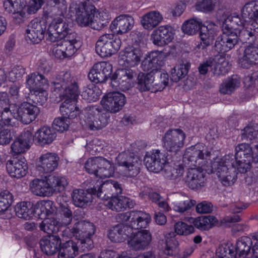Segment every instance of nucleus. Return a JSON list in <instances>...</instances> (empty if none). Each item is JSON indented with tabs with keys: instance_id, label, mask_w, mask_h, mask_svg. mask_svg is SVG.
<instances>
[{
	"instance_id": "61",
	"label": "nucleus",
	"mask_w": 258,
	"mask_h": 258,
	"mask_svg": "<svg viewBox=\"0 0 258 258\" xmlns=\"http://www.w3.org/2000/svg\"><path fill=\"white\" fill-rule=\"evenodd\" d=\"M25 73V70L23 67L16 66L13 68L11 71H10L8 75V78L10 81L14 82L20 79Z\"/></svg>"
},
{
	"instance_id": "64",
	"label": "nucleus",
	"mask_w": 258,
	"mask_h": 258,
	"mask_svg": "<svg viewBox=\"0 0 258 258\" xmlns=\"http://www.w3.org/2000/svg\"><path fill=\"white\" fill-rule=\"evenodd\" d=\"M243 53L255 64H258V51L254 47L250 45L246 47Z\"/></svg>"
},
{
	"instance_id": "37",
	"label": "nucleus",
	"mask_w": 258,
	"mask_h": 258,
	"mask_svg": "<svg viewBox=\"0 0 258 258\" xmlns=\"http://www.w3.org/2000/svg\"><path fill=\"white\" fill-rule=\"evenodd\" d=\"M240 85V78L233 75L224 80L219 87V91L222 95H231Z\"/></svg>"
},
{
	"instance_id": "26",
	"label": "nucleus",
	"mask_w": 258,
	"mask_h": 258,
	"mask_svg": "<svg viewBox=\"0 0 258 258\" xmlns=\"http://www.w3.org/2000/svg\"><path fill=\"white\" fill-rule=\"evenodd\" d=\"M215 24L213 22L208 23L207 26L203 27L200 33L201 42L196 44L194 50L198 51L206 48L212 44L215 32Z\"/></svg>"
},
{
	"instance_id": "45",
	"label": "nucleus",
	"mask_w": 258,
	"mask_h": 258,
	"mask_svg": "<svg viewBox=\"0 0 258 258\" xmlns=\"http://www.w3.org/2000/svg\"><path fill=\"white\" fill-rule=\"evenodd\" d=\"M241 16L248 20L258 19V2L251 1L245 4L241 10Z\"/></svg>"
},
{
	"instance_id": "28",
	"label": "nucleus",
	"mask_w": 258,
	"mask_h": 258,
	"mask_svg": "<svg viewBox=\"0 0 258 258\" xmlns=\"http://www.w3.org/2000/svg\"><path fill=\"white\" fill-rule=\"evenodd\" d=\"M162 245V252L166 255L176 256L178 257H184L187 254H182L180 253V248L178 241L175 238V234L171 232L165 236V240Z\"/></svg>"
},
{
	"instance_id": "50",
	"label": "nucleus",
	"mask_w": 258,
	"mask_h": 258,
	"mask_svg": "<svg viewBox=\"0 0 258 258\" xmlns=\"http://www.w3.org/2000/svg\"><path fill=\"white\" fill-rule=\"evenodd\" d=\"M175 233L180 236H187L195 232V229L193 225H188L183 221H178L174 225Z\"/></svg>"
},
{
	"instance_id": "2",
	"label": "nucleus",
	"mask_w": 258,
	"mask_h": 258,
	"mask_svg": "<svg viewBox=\"0 0 258 258\" xmlns=\"http://www.w3.org/2000/svg\"><path fill=\"white\" fill-rule=\"evenodd\" d=\"M125 225H118L109 231L108 238L113 242H121L127 240L129 247L135 250L145 249L151 240V235L147 230H137L146 228L151 218L142 211H131L123 215Z\"/></svg>"
},
{
	"instance_id": "19",
	"label": "nucleus",
	"mask_w": 258,
	"mask_h": 258,
	"mask_svg": "<svg viewBox=\"0 0 258 258\" xmlns=\"http://www.w3.org/2000/svg\"><path fill=\"white\" fill-rule=\"evenodd\" d=\"M59 158L52 152L42 154L36 161V168L43 173H50L54 171L58 167Z\"/></svg>"
},
{
	"instance_id": "42",
	"label": "nucleus",
	"mask_w": 258,
	"mask_h": 258,
	"mask_svg": "<svg viewBox=\"0 0 258 258\" xmlns=\"http://www.w3.org/2000/svg\"><path fill=\"white\" fill-rule=\"evenodd\" d=\"M161 21L160 14L157 11H151L145 14L142 18L141 23L143 27L152 30L156 27Z\"/></svg>"
},
{
	"instance_id": "25",
	"label": "nucleus",
	"mask_w": 258,
	"mask_h": 258,
	"mask_svg": "<svg viewBox=\"0 0 258 258\" xmlns=\"http://www.w3.org/2000/svg\"><path fill=\"white\" fill-rule=\"evenodd\" d=\"M56 135L51 127L43 126L38 129L32 135V140L38 146H45L51 144L55 139Z\"/></svg>"
},
{
	"instance_id": "43",
	"label": "nucleus",
	"mask_w": 258,
	"mask_h": 258,
	"mask_svg": "<svg viewBox=\"0 0 258 258\" xmlns=\"http://www.w3.org/2000/svg\"><path fill=\"white\" fill-rule=\"evenodd\" d=\"M205 25H202V21L200 19L192 18L185 21L182 24L181 29L183 32L188 35L196 34L200 30L201 31Z\"/></svg>"
},
{
	"instance_id": "8",
	"label": "nucleus",
	"mask_w": 258,
	"mask_h": 258,
	"mask_svg": "<svg viewBox=\"0 0 258 258\" xmlns=\"http://www.w3.org/2000/svg\"><path fill=\"white\" fill-rule=\"evenodd\" d=\"M6 110L8 111L6 114L8 117L11 114L14 118L25 124H29L34 120L39 113L38 107L28 102H24L19 106L11 104L9 108H5L4 111Z\"/></svg>"
},
{
	"instance_id": "10",
	"label": "nucleus",
	"mask_w": 258,
	"mask_h": 258,
	"mask_svg": "<svg viewBox=\"0 0 258 258\" xmlns=\"http://www.w3.org/2000/svg\"><path fill=\"white\" fill-rule=\"evenodd\" d=\"M77 38V34H71L61 42L53 45L50 49L53 55L60 59L72 56L80 46Z\"/></svg>"
},
{
	"instance_id": "11",
	"label": "nucleus",
	"mask_w": 258,
	"mask_h": 258,
	"mask_svg": "<svg viewBox=\"0 0 258 258\" xmlns=\"http://www.w3.org/2000/svg\"><path fill=\"white\" fill-rule=\"evenodd\" d=\"M51 91L54 96L58 97H99L100 95L101 91L97 87H93L92 88H87L82 94L80 91L77 83L74 81L67 85L65 88H60L59 86L53 87L51 88Z\"/></svg>"
},
{
	"instance_id": "17",
	"label": "nucleus",
	"mask_w": 258,
	"mask_h": 258,
	"mask_svg": "<svg viewBox=\"0 0 258 258\" xmlns=\"http://www.w3.org/2000/svg\"><path fill=\"white\" fill-rule=\"evenodd\" d=\"M134 72L131 69H118L111 77L110 84L112 88H118L124 91L132 86Z\"/></svg>"
},
{
	"instance_id": "39",
	"label": "nucleus",
	"mask_w": 258,
	"mask_h": 258,
	"mask_svg": "<svg viewBox=\"0 0 258 258\" xmlns=\"http://www.w3.org/2000/svg\"><path fill=\"white\" fill-rule=\"evenodd\" d=\"M48 3L51 9L46 8H44L43 11H48L50 13L49 17L64 16L66 14L68 5L66 0H49Z\"/></svg>"
},
{
	"instance_id": "16",
	"label": "nucleus",
	"mask_w": 258,
	"mask_h": 258,
	"mask_svg": "<svg viewBox=\"0 0 258 258\" xmlns=\"http://www.w3.org/2000/svg\"><path fill=\"white\" fill-rule=\"evenodd\" d=\"M185 137L181 129L170 130L165 134L162 144L167 150L175 152L183 146Z\"/></svg>"
},
{
	"instance_id": "34",
	"label": "nucleus",
	"mask_w": 258,
	"mask_h": 258,
	"mask_svg": "<svg viewBox=\"0 0 258 258\" xmlns=\"http://www.w3.org/2000/svg\"><path fill=\"white\" fill-rule=\"evenodd\" d=\"M252 240L251 238L247 236H243L240 238L236 242L235 249L232 245L225 244L231 248L234 251L235 254H238V258H248V255L250 253L251 246L252 245ZM235 258L236 256H235Z\"/></svg>"
},
{
	"instance_id": "30",
	"label": "nucleus",
	"mask_w": 258,
	"mask_h": 258,
	"mask_svg": "<svg viewBox=\"0 0 258 258\" xmlns=\"http://www.w3.org/2000/svg\"><path fill=\"white\" fill-rule=\"evenodd\" d=\"M36 218L44 219L54 217L56 208L53 203L49 200H43L35 204Z\"/></svg>"
},
{
	"instance_id": "4",
	"label": "nucleus",
	"mask_w": 258,
	"mask_h": 258,
	"mask_svg": "<svg viewBox=\"0 0 258 258\" xmlns=\"http://www.w3.org/2000/svg\"><path fill=\"white\" fill-rule=\"evenodd\" d=\"M76 98H66L60 106L63 115H68L70 119L79 120L80 123L93 131L100 130L105 126L107 116L102 110L96 106L87 107L81 113L76 106Z\"/></svg>"
},
{
	"instance_id": "9",
	"label": "nucleus",
	"mask_w": 258,
	"mask_h": 258,
	"mask_svg": "<svg viewBox=\"0 0 258 258\" xmlns=\"http://www.w3.org/2000/svg\"><path fill=\"white\" fill-rule=\"evenodd\" d=\"M50 13L48 11H43L42 18H36L29 23L26 31L27 40L31 43H39L44 37L47 27L46 19L49 17Z\"/></svg>"
},
{
	"instance_id": "13",
	"label": "nucleus",
	"mask_w": 258,
	"mask_h": 258,
	"mask_svg": "<svg viewBox=\"0 0 258 258\" xmlns=\"http://www.w3.org/2000/svg\"><path fill=\"white\" fill-rule=\"evenodd\" d=\"M26 86L31 95L46 96L49 83L47 78L38 72L33 73L27 76Z\"/></svg>"
},
{
	"instance_id": "49",
	"label": "nucleus",
	"mask_w": 258,
	"mask_h": 258,
	"mask_svg": "<svg viewBox=\"0 0 258 258\" xmlns=\"http://www.w3.org/2000/svg\"><path fill=\"white\" fill-rule=\"evenodd\" d=\"M154 73H140L138 76V88L142 91H149L151 84L153 82L154 78Z\"/></svg>"
},
{
	"instance_id": "57",
	"label": "nucleus",
	"mask_w": 258,
	"mask_h": 258,
	"mask_svg": "<svg viewBox=\"0 0 258 258\" xmlns=\"http://www.w3.org/2000/svg\"><path fill=\"white\" fill-rule=\"evenodd\" d=\"M222 28V31H230V32H237L235 14L230 15L225 19L223 23Z\"/></svg>"
},
{
	"instance_id": "24",
	"label": "nucleus",
	"mask_w": 258,
	"mask_h": 258,
	"mask_svg": "<svg viewBox=\"0 0 258 258\" xmlns=\"http://www.w3.org/2000/svg\"><path fill=\"white\" fill-rule=\"evenodd\" d=\"M134 25V18L128 15H120L117 17L110 25L112 32L123 34L130 31Z\"/></svg>"
},
{
	"instance_id": "29",
	"label": "nucleus",
	"mask_w": 258,
	"mask_h": 258,
	"mask_svg": "<svg viewBox=\"0 0 258 258\" xmlns=\"http://www.w3.org/2000/svg\"><path fill=\"white\" fill-rule=\"evenodd\" d=\"M36 218L44 219L54 217L56 208L53 203L49 200H43L35 204Z\"/></svg>"
},
{
	"instance_id": "58",
	"label": "nucleus",
	"mask_w": 258,
	"mask_h": 258,
	"mask_svg": "<svg viewBox=\"0 0 258 258\" xmlns=\"http://www.w3.org/2000/svg\"><path fill=\"white\" fill-rule=\"evenodd\" d=\"M238 41H240L243 43L247 42L248 40H250L251 42L254 43V34L252 33L251 30H248L247 28L245 27L239 29L237 31Z\"/></svg>"
},
{
	"instance_id": "36",
	"label": "nucleus",
	"mask_w": 258,
	"mask_h": 258,
	"mask_svg": "<svg viewBox=\"0 0 258 258\" xmlns=\"http://www.w3.org/2000/svg\"><path fill=\"white\" fill-rule=\"evenodd\" d=\"M35 211V205L30 202H20L15 207V212L17 216L25 220H30L36 217Z\"/></svg>"
},
{
	"instance_id": "38",
	"label": "nucleus",
	"mask_w": 258,
	"mask_h": 258,
	"mask_svg": "<svg viewBox=\"0 0 258 258\" xmlns=\"http://www.w3.org/2000/svg\"><path fill=\"white\" fill-rule=\"evenodd\" d=\"M212 73L214 75L217 76L225 75L230 69L228 61L222 55L212 57Z\"/></svg>"
},
{
	"instance_id": "35",
	"label": "nucleus",
	"mask_w": 258,
	"mask_h": 258,
	"mask_svg": "<svg viewBox=\"0 0 258 258\" xmlns=\"http://www.w3.org/2000/svg\"><path fill=\"white\" fill-rule=\"evenodd\" d=\"M159 150H153L147 153L144 158L145 165L147 169L152 172L159 173L161 170Z\"/></svg>"
},
{
	"instance_id": "6",
	"label": "nucleus",
	"mask_w": 258,
	"mask_h": 258,
	"mask_svg": "<svg viewBox=\"0 0 258 258\" xmlns=\"http://www.w3.org/2000/svg\"><path fill=\"white\" fill-rule=\"evenodd\" d=\"M68 182L66 178L60 175H49L42 179L33 180L30 184L31 192L40 197H49L55 192L64 190Z\"/></svg>"
},
{
	"instance_id": "62",
	"label": "nucleus",
	"mask_w": 258,
	"mask_h": 258,
	"mask_svg": "<svg viewBox=\"0 0 258 258\" xmlns=\"http://www.w3.org/2000/svg\"><path fill=\"white\" fill-rule=\"evenodd\" d=\"M196 202L195 200H188L184 201L175 203L173 206L174 211L178 212H183L195 206Z\"/></svg>"
},
{
	"instance_id": "14",
	"label": "nucleus",
	"mask_w": 258,
	"mask_h": 258,
	"mask_svg": "<svg viewBox=\"0 0 258 258\" xmlns=\"http://www.w3.org/2000/svg\"><path fill=\"white\" fill-rule=\"evenodd\" d=\"M27 0H4L3 8L5 13L13 15V18L18 23L26 18Z\"/></svg>"
},
{
	"instance_id": "22",
	"label": "nucleus",
	"mask_w": 258,
	"mask_h": 258,
	"mask_svg": "<svg viewBox=\"0 0 258 258\" xmlns=\"http://www.w3.org/2000/svg\"><path fill=\"white\" fill-rule=\"evenodd\" d=\"M31 128L24 131L11 145V151L14 154H22L29 149L32 144Z\"/></svg>"
},
{
	"instance_id": "18",
	"label": "nucleus",
	"mask_w": 258,
	"mask_h": 258,
	"mask_svg": "<svg viewBox=\"0 0 258 258\" xmlns=\"http://www.w3.org/2000/svg\"><path fill=\"white\" fill-rule=\"evenodd\" d=\"M112 71V65L108 62L101 61L95 63L88 74L89 79L95 83L105 82Z\"/></svg>"
},
{
	"instance_id": "7",
	"label": "nucleus",
	"mask_w": 258,
	"mask_h": 258,
	"mask_svg": "<svg viewBox=\"0 0 258 258\" xmlns=\"http://www.w3.org/2000/svg\"><path fill=\"white\" fill-rule=\"evenodd\" d=\"M70 9L75 10L76 21L81 26H90L94 29H100L101 24H96V21L94 20V13H96L95 7L86 3L81 2L79 4L72 3Z\"/></svg>"
},
{
	"instance_id": "32",
	"label": "nucleus",
	"mask_w": 258,
	"mask_h": 258,
	"mask_svg": "<svg viewBox=\"0 0 258 258\" xmlns=\"http://www.w3.org/2000/svg\"><path fill=\"white\" fill-rule=\"evenodd\" d=\"M60 243V238L58 236L53 235L44 236L40 241L42 251L47 255L54 254Z\"/></svg>"
},
{
	"instance_id": "27",
	"label": "nucleus",
	"mask_w": 258,
	"mask_h": 258,
	"mask_svg": "<svg viewBox=\"0 0 258 258\" xmlns=\"http://www.w3.org/2000/svg\"><path fill=\"white\" fill-rule=\"evenodd\" d=\"M141 68L144 71L155 73L161 69V51L151 52L142 61Z\"/></svg>"
},
{
	"instance_id": "59",
	"label": "nucleus",
	"mask_w": 258,
	"mask_h": 258,
	"mask_svg": "<svg viewBox=\"0 0 258 258\" xmlns=\"http://www.w3.org/2000/svg\"><path fill=\"white\" fill-rule=\"evenodd\" d=\"M175 30L168 25L162 26V41L165 44H168L174 38Z\"/></svg>"
},
{
	"instance_id": "5",
	"label": "nucleus",
	"mask_w": 258,
	"mask_h": 258,
	"mask_svg": "<svg viewBox=\"0 0 258 258\" xmlns=\"http://www.w3.org/2000/svg\"><path fill=\"white\" fill-rule=\"evenodd\" d=\"M92 185V187L88 188L87 191H84L82 189H76L73 192L72 198L74 204L80 207H84L87 204L92 201V195H96L97 197L100 198L101 195L105 189L112 190L114 188L116 190L117 193L121 192V189L120 185L117 182L111 180H108L103 182L102 180L93 181Z\"/></svg>"
},
{
	"instance_id": "63",
	"label": "nucleus",
	"mask_w": 258,
	"mask_h": 258,
	"mask_svg": "<svg viewBox=\"0 0 258 258\" xmlns=\"http://www.w3.org/2000/svg\"><path fill=\"white\" fill-rule=\"evenodd\" d=\"M111 17L109 13L106 10H101L98 13L96 12L94 13V20L96 21V24L101 25L100 28L104 25H106L107 23H108V21L110 19Z\"/></svg>"
},
{
	"instance_id": "44",
	"label": "nucleus",
	"mask_w": 258,
	"mask_h": 258,
	"mask_svg": "<svg viewBox=\"0 0 258 258\" xmlns=\"http://www.w3.org/2000/svg\"><path fill=\"white\" fill-rule=\"evenodd\" d=\"M190 67V63L189 60L181 59V62L177 66V71L175 68L171 70V79L173 82H177L184 78L187 75Z\"/></svg>"
},
{
	"instance_id": "48",
	"label": "nucleus",
	"mask_w": 258,
	"mask_h": 258,
	"mask_svg": "<svg viewBox=\"0 0 258 258\" xmlns=\"http://www.w3.org/2000/svg\"><path fill=\"white\" fill-rule=\"evenodd\" d=\"M75 81L74 77L70 72L61 71L55 75L54 80L51 83L54 87L59 86L62 88L63 86H66Z\"/></svg>"
},
{
	"instance_id": "1",
	"label": "nucleus",
	"mask_w": 258,
	"mask_h": 258,
	"mask_svg": "<svg viewBox=\"0 0 258 258\" xmlns=\"http://www.w3.org/2000/svg\"><path fill=\"white\" fill-rule=\"evenodd\" d=\"M205 147L202 144H198L187 148L184 154V158L188 161L191 167L188 172L190 178V187L197 189L204 185L206 181L204 171L208 174L215 173L220 183L224 186L232 185L237 179L235 169L240 173L246 172L250 168L252 162H258V145L254 149L250 145L241 143L235 149V156L234 164L232 155H227L222 158L217 157L212 162L210 166L201 165L204 160Z\"/></svg>"
},
{
	"instance_id": "21",
	"label": "nucleus",
	"mask_w": 258,
	"mask_h": 258,
	"mask_svg": "<svg viewBox=\"0 0 258 258\" xmlns=\"http://www.w3.org/2000/svg\"><path fill=\"white\" fill-rule=\"evenodd\" d=\"M6 169L11 177L20 178L27 174L28 167L25 159L13 158L7 161Z\"/></svg>"
},
{
	"instance_id": "23",
	"label": "nucleus",
	"mask_w": 258,
	"mask_h": 258,
	"mask_svg": "<svg viewBox=\"0 0 258 258\" xmlns=\"http://www.w3.org/2000/svg\"><path fill=\"white\" fill-rule=\"evenodd\" d=\"M100 198L105 201L109 200L106 205L108 208L113 211H120L127 208H132L135 204L132 200L122 196H114L109 198L106 192L103 197L101 196Z\"/></svg>"
},
{
	"instance_id": "33",
	"label": "nucleus",
	"mask_w": 258,
	"mask_h": 258,
	"mask_svg": "<svg viewBox=\"0 0 258 258\" xmlns=\"http://www.w3.org/2000/svg\"><path fill=\"white\" fill-rule=\"evenodd\" d=\"M8 111L6 110L0 111V145H5L9 144L12 139L10 130L8 128L10 124V119L6 114Z\"/></svg>"
},
{
	"instance_id": "31",
	"label": "nucleus",
	"mask_w": 258,
	"mask_h": 258,
	"mask_svg": "<svg viewBox=\"0 0 258 258\" xmlns=\"http://www.w3.org/2000/svg\"><path fill=\"white\" fill-rule=\"evenodd\" d=\"M187 221L193 224L194 228L201 230H207L218 223L217 219L213 216H202L197 218L189 217Z\"/></svg>"
},
{
	"instance_id": "46",
	"label": "nucleus",
	"mask_w": 258,
	"mask_h": 258,
	"mask_svg": "<svg viewBox=\"0 0 258 258\" xmlns=\"http://www.w3.org/2000/svg\"><path fill=\"white\" fill-rule=\"evenodd\" d=\"M114 171L115 168L113 164L103 158L96 177L102 179L109 178L114 175Z\"/></svg>"
},
{
	"instance_id": "54",
	"label": "nucleus",
	"mask_w": 258,
	"mask_h": 258,
	"mask_svg": "<svg viewBox=\"0 0 258 258\" xmlns=\"http://www.w3.org/2000/svg\"><path fill=\"white\" fill-rule=\"evenodd\" d=\"M222 35L224 41L226 42L228 49H232L238 43L237 32H230V31H223Z\"/></svg>"
},
{
	"instance_id": "3",
	"label": "nucleus",
	"mask_w": 258,
	"mask_h": 258,
	"mask_svg": "<svg viewBox=\"0 0 258 258\" xmlns=\"http://www.w3.org/2000/svg\"><path fill=\"white\" fill-rule=\"evenodd\" d=\"M95 233L94 226L90 222L84 221L75 223L71 229L66 228L63 235L72 237L74 240H70L60 244L58 258H75L79 254V249L84 251L93 247L91 237Z\"/></svg>"
},
{
	"instance_id": "41",
	"label": "nucleus",
	"mask_w": 258,
	"mask_h": 258,
	"mask_svg": "<svg viewBox=\"0 0 258 258\" xmlns=\"http://www.w3.org/2000/svg\"><path fill=\"white\" fill-rule=\"evenodd\" d=\"M50 24L51 28L56 31L63 39L70 36L71 34H76L69 27L68 23L63 22L62 18L54 19Z\"/></svg>"
},
{
	"instance_id": "51",
	"label": "nucleus",
	"mask_w": 258,
	"mask_h": 258,
	"mask_svg": "<svg viewBox=\"0 0 258 258\" xmlns=\"http://www.w3.org/2000/svg\"><path fill=\"white\" fill-rule=\"evenodd\" d=\"M102 158L101 157H96L88 159L85 164V168L86 171L96 176Z\"/></svg>"
},
{
	"instance_id": "52",
	"label": "nucleus",
	"mask_w": 258,
	"mask_h": 258,
	"mask_svg": "<svg viewBox=\"0 0 258 258\" xmlns=\"http://www.w3.org/2000/svg\"><path fill=\"white\" fill-rule=\"evenodd\" d=\"M13 202V196L8 190L0 192V212L7 210Z\"/></svg>"
},
{
	"instance_id": "15",
	"label": "nucleus",
	"mask_w": 258,
	"mask_h": 258,
	"mask_svg": "<svg viewBox=\"0 0 258 258\" xmlns=\"http://www.w3.org/2000/svg\"><path fill=\"white\" fill-rule=\"evenodd\" d=\"M115 163L122 167L124 176L132 177L139 172L140 161L138 160L137 158L129 155L127 152L120 153L116 158Z\"/></svg>"
},
{
	"instance_id": "40",
	"label": "nucleus",
	"mask_w": 258,
	"mask_h": 258,
	"mask_svg": "<svg viewBox=\"0 0 258 258\" xmlns=\"http://www.w3.org/2000/svg\"><path fill=\"white\" fill-rule=\"evenodd\" d=\"M126 102L125 98H102L101 104L106 110L114 113L120 110Z\"/></svg>"
},
{
	"instance_id": "60",
	"label": "nucleus",
	"mask_w": 258,
	"mask_h": 258,
	"mask_svg": "<svg viewBox=\"0 0 258 258\" xmlns=\"http://www.w3.org/2000/svg\"><path fill=\"white\" fill-rule=\"evenodd\" d=\"M53 124L56 131L63 132L68 129L70 121L66 117H59L54 120Z\"/></svg>"
},
{
	"instance_id": "56",
	"label": "nucleus",
	"mask_w": 258,
	"mask_h": 258,
	"mask_svg": "<svg viewBox=\"0 0 258 258\" xmlns=\"http://www.w3.org/2000/svg\"><path fill=\"white\" fill-rule=\"evenodd\" d=\"M117 38V37L113 34H105L101 36L96 42V51H98L110 42L114 41L115 38Z\"/></svg>"
},
{
	"instance_id": "20",
	"label": "nucleus",
	"mask_w": 258,
	"mask_h": 258,
	"mask_svg": "<svg viewBox=\"0 0 258 258\" xmlns=\"http://www.w3.org/2000/svg\"><path fill=\"white\" fill-rule=\"evenodd\" d=\"M142 56L139 47L129 46L120 52L119 63L127 67H133L140 63Z\"/></svg>"
},
{
	"instance_id": "55",
	"label": "nucleus",
	"mask_w": 258,
	"mask_h": 258,
	"mask_svg": "<svg viewBox=\"0 0 258 258\" xmlns=\"http://www.w3.org/2000/svg\"><path fill=\"white\" fill-rule=\"evenodd\" d=\"M219 3V0H202L196 5V9L203 12L212 11L215 6Z\"/></svg>"
},
{
	"instance_id": "12",
	"label": "nucleus",
	"mask_w": 258,
	"mask_h": 258,
	"mask_svg": "<svg viewBox=\"0 0 258 258\" xmlns=\"http://www.w3.org/2000/svg\"><path fill=\"white\" fill-rule=\"evenodd\" d=\"M72 220V212L67 207H62L61 216L59 221L55 219L54 217H47L39 225L41 230L48 234L55 232L58 230L60 227L69 224Z\"/></svg>"
},
{
	"instance_id": "53",
	"label": "nucleus",
	"mask_w": 258,
	"mask_h": 258,
	"mask_svg": "<svg viewBox=\"0 0 258 258\" xmlns=\"http://www.w3.org/2000/svg\"><path fill=\"white\" fill-rule=\"evenodd\" d=\"M216 258H235V253L230 247L221 245L216 250Z\"/></svg>"
},
{
	"instance_id": "47",
	"label": "nucleus",
	"mask_w": 258,
	"mask_h": 258,
	"mask_svg": "<svg viewBox=\"0 0 258 258\" xmlns=\"http://www.w3.org/2000/svg\"><path fill=\"white\" fill-rule=\"evenodd\" d=\"M114 40L96 52L101 57L110 56L116 53L120 48L121 41L118 37Z\"/></svg>"
}]
</instances>
